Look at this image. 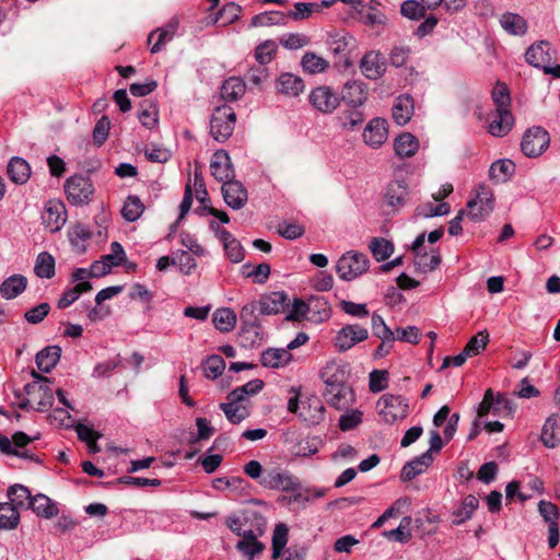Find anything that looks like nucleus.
<instances>
[{
    "mask_svg": "<svg viewBox=\"0 0 560 560\" xmlns=\"http://www.w3.org/2000/svg\"><path fill=\"white\" fill-rule=\"evenodd\" d=\"M8 175L15 184H24L31 176V167L22 158H12L8 164Z\"/></svg>",
    "mask_w": 560,
    "mask_h": 560,
    "instance_id": "30",
    "label": "nucleus"
},
{
    "mask_svg": "<svg viewBox=\"0 0 560 560\" xmlns=\"http://www.w3.org/2000/svg\"><path fill=\"white\" fill-rule=\"evenodd\" d=\"M369 247L377 261L387 259L394 252L393 244L385 238H373Z\"/></svg>",
    "mask_w": 560,
    "mask_h": 560,
    "instance_id": "51",
    "label": "nucleus"
},
{
    "mask_svg": "<svg viewBox=\"0 0 560 560\" xmlns=\"http://www.w3.org/2000/svg\"><path fill=\"white\" fill-rule=\"evenodd\" d=\"M28 509L36 513L37 516L44 518H51L58 513L57 505L44 494L33 495L28 502Z\"/></svg>",
    "mask_w": 560,
    "mask_h": 560,
    "instance_id": "29",
    "label": "nucleus"
},
{
    "mask_svg": "<svg viewBox=\"0 0 560 560\" xmlns=\"http://www.w3.org/2000/svg\"><path fill=\"white\" fill-rule=\"evenodd\" d=\"M433 457L429 452H425L421 456L407 463L401 470L402 480H411L421 472L432 463Z\"/></svg>",
    "mask_w": 560,
    "mask_h": 560,
    "instance_id": "31",
    "label": "nucleus"
},
{
    "mask_svg": "<svg viewBox=\"0 0 560 560\" xmlns=\"http://www.w3.org/2000/svg\"><path fill=\"white\" fill-rule=\"evenodd\" d=\"M318 13V7L315 2H296L294 11H290L288 16L294 21L308 19L312 14Z\"/></svg>",
    "mask_w": 560,
    "mask_h": 560,
    "instance_id": "57",
    "label": "nucleus"
},
{
    "mask_svg": "<svg viewBox=\"0 0 560 560\" xmlns=\"http://www.w3.org/2000/svg\"><path fill=\"white\" fill-rule=\"evenodd\" d=\"M413 113V100L409 95H400L393 107V119L399 126H405Z\"/></svg>",
    "mask_w": 560,
    "mask_h": 560,
    "instance_id": "25",
    "label": "nucleus"
},
{
    "mask_svg": "<svg viewBox=\"0 0 560 560\" xmlns=\"http://www.w3.org/2000/svg\"><path fill=\"white\" fill-rule=\"evenodd\" d=\"M308 101L322 114H331L340 104L339 96L327 85L313 89L308 95Z\"/></svg>",
    "mask_w": 560,
    "mask_h": 560,
    "instance_id": "10",
    "label": "nucleus"
},
{
    "mask_svg": "<svg viewBox=\"0 0 560 560\" xmlns=\"http://www.w3.org/2000/svg\"><path fill=\"white\" fill-rule=\"evenodd\" d=\"M291 354L285 349H268L261 354V364L267 368L277 369L290 361Z\"/></svg>",
    "mask_w": 560,
    "mask_h": 560,
    "instance_id": "36",
    "label": "nucleus"
},
{
    "mask_svg": "<svg viewBox=\"0 0 560 560\" xmlns=\"http://www.w3.org/2000/svg\"><path fill=\"white\" fill-rule=\"evenodd\" d=\"M354 44V38L347 33L331 35L329 48L334 55H346Z\"/></svg>",
    "mask_w": 560,
    "mask_h": 560,
    "instance_id": "49",
    "label": "nucleus"
},
{
    "mask_svg": "<svg viewBox=\"0 0 560 560\" xmlns=\"http://www.w3.org/2000/svg\"><path fill=\"white\" fill-rule=\"evenodd\" d=\"M42 220L45 228L51 233L60 231L67 221L65 205L59 200L47 201L42 214Z\"/></svg>",
    "mask_w": 560,
    "mask_h": 560,
    "instance_id": "11",
    "label": "nucleus"
},
{
    "mask_svg": "<svg viewBox=\"0 0 560 560\" xmlns=\"http://www.w3.org/2000/svg\"><path fill=\"white\" fill-rule=\"evenodd\" d=\"M555 58V51L547 40H539L530 45L526 52V61L535 68H544L549 65Z\"/></svg>",
    "mask_w": 560,
    "mask_h": 560,
    "instance_id": "14",
    "label": "nucleus"
},
{
    "mask_svg": "<svg viewBox=\"0 0 560 560\" xmlns=\"http://www.w3.org/2000/svg\"><path fill=\"white\" fill-rule=\"evenodd\" d=\"M67 199L74 206L88 205L94 194V187L89 177L74 175L65 183Z\"/></svg>",
    "mask_w": 560,
    "mask_h": 560,
    "instance_id": "6",
    "label": "nucleus"
},
{
    "mask_svg": "<svg viewBox=\"0 0 560 560\" xmlns=\"http://www.w3.org/2000/svg\"><path fill=\"white\" fill-rule=\"evenodd\" d=\"M365 84L359 81L347 82L342 90V100L352 107H359L366 101Z\"/></svg>",
    "mask_w": 560,
    "mask_h": 560,
    "instance_id": "22",
    "label": "nucleus"
},
{
    "mask_svg": "<svg viewBox=\"0 0 560 560\" xmlns=\"http://www.w3.org/2000/svg\"><path fill=\"white\" fill-rule=\"evenodd\" d=\"M304 88L303 80L293 73H282L277 79V91L290 97L299 96Z\"/></svg>",
    "mask_w": 560,
    "mask_h": 560,
    "instance_id": "21",
    "label": "nucleus"
},
{
    "mask_svg": "<svg viewBox=\"0 0 560 560\" xmlns=\"http://www.w3.org/2000/svg\"><path fill=\"white\" fill-rule=\"evenodd\" d=\"M369 269V259L366 255L349 250L345 253L337 261L336 272L346 281L354 280Z\"/></svg>",
    "mask_w": 560,
    "mask_h": 560,
    "instance_id": "3",
    "label": "nucleus"
},
{
    "mask_svg": "<svg viewBox=\"0 0 560 560\" xmlns=\"http://www.w3.org/2000/svg\"><path fill=\"white\" fill-rule=\"evenodd\" d=\"M441 264V256L436 250L419 253L415 255V265L422 272L433 271Z\"/></svg>",
    "mask_w": 560,
    "mask_h": 560,
    "instance_id": "44",
    "label": "nucleus"
},
{
    "mask_svg": "<svg viewBox=\"0 0 560 560\" xmlns=\"http://www.w3.org/2000/svg\"><path fill=\"white\" fill-rule=\"evenodd\" d=\"M550 144V136L542 127H532L523 136L521 148L528 158L541 155Z\"/></svg>",
    "mask_w": 560,
    "mask_h": 560,
    "instance_id": "8",
    "label": "nucleus"
},
{
    "mask_svg": "<svg viewBox=\"0 0 560 560\" xmlns=\"http://www.w3.org/2000/svg\"><path fill=\"white\" fill-rule=\"evenodd\" d=\"M110 254L102 256V260L109 265V268L120 266L126 259L124 247L118 242L110 244Z\"/></svg>",
    "mask_w": 560,
    "mask_h": 560,
    "instance_id": "62",
    "label": "nucleus"
},
{
    "mask_svg": "<svg viewBox=\"0 0 560 560\" xmlns=\"http://www.w3.org/2000/svg\"><path fill=\"white\" fill-rule=\"evenodd\" d=\"M361 72L370 80H377L386 71L384 56L378 50L368 51L360 61Z\"/></svg>",
    "mask_w": 560,
    "mask_h": 560,
    "instance_id": "15",
    "label": "nucleus"
},
{
    "mask_svg": "<svg viewBox=\"0 0 560 560\" xmlns=\"http://www.w3.org/2000/svg\"><path fill=\"white\" fill-rule=\"evenodd\" d=\"M220 409L224 412L226 419L233 423L238 424L249 417V407L245 404H236L228 400L220 404Z\"/></svg>",
    "mask_w": 560,
    "mask_h": 560,
    "instance_id": "32",
    "label": "nucleus"
},
{
    "mask_svg": "<svg viewBox=\"0 0 560 560\" xmlns=\"http://www.w3.org/2000/svg\"><path fill=\"white\" fill-rule=\"evenodd\" d=\"M280 44L287 49L295 50L308 45L310 38L302 33H288L280 37Z\"/></svg>",
    "mask_w": 560,
    "mask_h": 560,
    "instance_id": "58",
    "label": "nucleus"
},
{
    "mask_svg": "<svg viewBox=\"0 0 560 560\" xmlns=\"http://www.w3.org/2000/svg\"><path fill=\"white\" fill-rule=\"evenodd\" d=\"M385 197L389 206L394 208H399L404 206L407 201V186L402 182H394L388 185Z\"/></svg>",
    "mask_w": 560,
    "mask_h": 560,
    "instance_id": "38",
    "label": "nucleus"
},
{
    "mask_svg": "<svg viewBox=\"0 0 560 560\" xmlns=\"http://www.w3.org/2000/svg\"><path fill=\"white\" fill-rule=\"evenodd\" d=\"M246 86L242 79L232 77L225 80L221 86V97L225 101L233 102L242 97Z\"/></svg>",
    "mask_w": 560,
    "mask_h": 560,
    "instance_id": "33",
    "label": "nucleus"
},
{
    "mask_svg": "<svg viewBox=\"0 0 560 560\" xmlns=\"http://www.w3.org/2000/svg\"><path fill=\"white\" fill-rule=\"evenodd\" d=\"M499 22L501 27L513 36H523L528 28L526 20L522 15L513 12L503 13Z\"/></svg>",
    "mask_w": 560,
    "mask_h": 560,
    "instance_id": "23",
    "label": "nucleus"
},
{
    "mask_svg": "<svg viewBox=\"0 0 560 560\" xmlns=\"http://www.w3.org/2000/svg\"><path fill=\"white\" fill-rule=\"evenodd\" d=\"M368 337L369 331L365 327L359 324L345 325L337 331L334 346L338 351L343 352L366 340Z\"/></svg>",
    "mask_w": 560,
    "mask_h": 560,
    "instance_id": "9",
    "label": "nucleus"
},
{
    "mask_svg": "<svg viewBox=\"0 0 560 560\" xmlns=\"http://www.w3.org/2000/svg\"><path fill=\"white\" fill-rule=\"evenodd\" d=\"M515 165L511 160H499L492 163L489 170V176L497 183H504L513 174Z\"/></svg>",
    "mask_w": 560,
    "mask_h": 560,
    "instance_id": "40",
    "label": "nucleus"
},
{
    "mask_svg": "<svg viewBox=\"0 0 560 560\" xmlns=\"http://www.w3.org/2000/svg\"><path fill=\"white\" fill-rule=\"evenodd\" d=\"M289 528L285 524L279 523L276 525L272 535V558L277 559L283 552V549L288 542Z\"/></svg>",
    "mask_w": 560,
    "mask_h": 560,
    "instance_id": "47",
    "label": "nucleus"
},
{
    "mask_svg": "<svg viewBox=\"0 0 560 560\" xmlns=\"http://www.w3.org/2000/svg\"><path fill=\"white\" fill-rule=\"evenodd\" d=\"M489 342V334L487 331H479L474 336L465 346V354L469 357L479 354Z\"/></svg>",
    "mask_w": 560,
    "mask_h": 560,
    "instance_id": "60",
    "label": "nucleus"
},
{
    "mask_svg": "<svg viewBox=\"0 0 560 560\" xmlns=\"http://www.w3.org/2000/svg\"><path fill=\"white\" fill-rule=\"evenodd\" d=\"M224 369L225 361L221 355L218 354L210 355L202 362L205 376L209 380L218 378L220 375H222Z\"/></svg>",
    "mask_w": 560,
    "mask_h": 560,
    "instance_id": "46",
    "label": "nucleus"
},
{
    "mask_svg": "<svg viewBox=\"0 0 560 560\" xmlns=\"http://www.w3.org/2000/svg\"><path fill=\"white\" fill-rule=\"evenodd\" d=\"M27 285L26 277L22 275H13L7 278L0 285V294L5 300H12L20 295Z\"/></svg>",
    "mask_w": 560,
    "mask_h": 560,
    "instance_id": "27",
    "label": "nucleus"
},
{
    "mask_svg": "<svg viewBox=\"0 0 560 560\" xmlns=\"http://www.w3.org/2000/svg\"><path fill=\"white\" fill-rule=\"evenodd\" d=\"M556 425H557L556 417L550 416L546 420V422L542 427L540 439L546 447L555 448L560 443V438H558L555 433Z\"/></svg>",
    "mask_w": 560,
    "mask_h": 560,
    "instance_id": "52",
    "label": "nucleus"
},
{
    "mask_svg": "<svg viewBox=\"0 0 560 560\" xmlns=\"http://www.w3.org/2000/svg\"><path fill=\"white\" fill-rule=\"evenodd\" d=\"M61 355V348L58 346H50L44 348L36 355V365L44 372L49 373L59 362Z\"/></svg>",
    "mask_w": 560,
    "mask_h": 560,
    "instance_id": "28",
    "label": "nucleus"
},
{
    "mask_svg": "<svg viewBox=\"0 0 560 560\" xmlns=\"http://www.w3.org/2000/svg\"><path fill=\"white\" fill-rule=\"evenodd\" d=\"M289 298L284 292H271L258 301L259 313L262 315H277L289 307Z\"/></svg>",
    "mask_w": 560,
    "mask_h": 560,
    "instance_id": "20",
    "label": "nucleus"
},
{
    "mask_svg": "<svg viewBox=\"0 0 560 560\" xmlns=\"http://www.w3.org/2000/svg\"><path fill=\"white\" fill-rule=\"evenodd\" d=\"M176 30H177V22L176 21H172L171 23L167 24L166 27L158 28L154 32H152L149 35L148 40L151 42L154 38L155 35H158V39L154 43V45L152 46L151 52L155 54V52L160 51L162 46L173 38Z\"/></svg>",
    "mask_w": 560,
    "mask_h": 560,
    "instance_id": "43",
    "label": "nucleus"
},
{
    "mask_svg": "<svg viewBox=\"0 0 560 560\" xmlns=\"http://www.w3.org/2000/svg\"><path fill=\"white\" fill-rule=\"evenodd\" d=\"M285 23V15L280 11L264 12L255 15L250 21L252 27L279 25Z\"/></svg>",
    "mask_w": 560,
    "mask_h": 560,
    "instance_id": "48",
    "label": "nucleus"
},
{
    "mask_svg": "<svg viewBox=\"0 0 560 560\" xmlns=\"http://www.w3.org/2000/svg\"><path fill=\"white\" fill-rule=\"evenodd\" d=\"M410 517H404L397 528L392 530H384L382 535L389 540L408 542L411 538V533L406 530V527L410 524Z\"/></svg>",
    "mask_w": 560,
    "mask_h": 560,
    "instance_id": "56",
    "label": "nucleus"
},
{
    "mask_svg": "<svg viewBox=\"0 0 560 560\" xmlns=\"http://www.w3.org/2000/svg\"><path fill=\"white\" fill-rule=\"evenodd\" d=\"M514 126L510 109H495L488 117V131L494 137L506 136Z\"/></svg>",
    "mask_w": 560,
    "mask_h": 560,
    "instance_id": "16",
    "label": "nucleus"
},
{
    "mask_svg": "<svg viewBox=\"0 0 560 560\" xmlns=\"http://www.w3.org/2000/svg\"><path fill=\"white\" fill-rule=\"evenodd\" d=\"M34 271L37 277L50 279L55 276V258L47 252L38 254Z\"/></svg>",
    "mask_w": 560,
    "mask_h": 560,
    "instance_id": "42",
    "label": "nucleus"
},
{
    "mask_svg": "<svg viewBox=\"0 0 560 560\" xmlns=\"http://www.w3.org/2000/svg\"><path fill=\"white\" fill-rule=\"evenodd\" d=\"M394 149L399 158H411L419 150V140L413 135L404 132L395 139Z\"/></svg>",
    "mask_w": 560,
    "mask_h": 560,
    "instance_id": "26",
    "label": "nucleus"
},
{
    "mask_svg": "<svg viewBox=\"0 0 560 560\" xmlns=\"http://www.w3.org/2000/svg\"><path fill=\"white\" fill-rule=\"evenodd\" d=\"M211 175L224 184L234 179V168L229 153L224 150H218L213 153L210 161Z\"/></svg>",
    "mask_w": 560,
    "mask_h": 560,
    "instance_id": "13",
    "label": "nucleus"
},
{
    "mask_svg": "<svg viewBox=\"0 0 560 560\" xmlns=\"http://www.w3.org/2000/svg\"><path fill=\"white\" fill-rule=\"evenodd\" d=\"M212 322L217 329L229 332L236 325V314L229 307L218 308L212 315Z\"/></svg>",
    "mask_w": 560,
    "mask_h": 560,
    "instance_id": "34",
    "label": "nucleus"
},
{
    "mask_svg": "<svg viewBox=\"0 0 560 560\" xmlns=\"http://www.w3.org/2000/svg\"><path fill=\"white\" fill-rule=\"evenodd\" d=\"M372 330L381 340H396L395 332L385 324L383 317L375 313L372 315Z\"/></svg>",
    "mask_w": 560,
    "mask_h": 560,
    "instance_id": "59",
    "label": "nucleus"
},
{
    "mask_svg": "<svg viewBox=\"0 0 560 560\" xmlns=\"http://www.w3.org/2000/svg\"><path fill=\"white\" fill-rule=\"evenodd\" d=\"M320 376L326 385L324 396L331 407L345 409L354 402L353 390L343 382V372L336 363H327Z\"/></svg>",
    "mask_w": 560,
    "mask_h": 560,
    "instance_id": "1",
    "label": "nucleus"
},
{
    "mask_svg": "<svg viewBox=\"0 0 560 560\" xmlns=\"http://www.w3.org/2000/svg\"><path fill=\"white\" fill-rule=\"evenodd\" d=\"M24 392L27 397L38 398L36 406L38 411H46L54 405V394L47 384H40L39 382L27 383L24 386Z\"/></svg>",
    "mask_w": 560,
    "mask_h": 560,
    "instance_id": "19",
    "label": "nucleus"
},
{
    "mask_svg": "<svg viewBox=\"0 0 560 560\" xmlns=\"http://www.w3.org/2000/svg\"><path fill=\"white\" fill-rule=\"evenodd\" d=\"M400 13L409 20H420L425 16V8L416 0H406L400 5Z\"/></svg>",
    "mask_w": 560,
    "mask_h": 560,
    "instance_id": "55",
    "label": "nucleus"
},
{
    "mask_svg": "<svg viewBox=\"0 0 560 560\" xmlns=\"http://www.w3.org/2000/svg\"><path fill=\"white\" fill-rule=\"evenodd\" d=\"M223 199L232 209H241L247 202V190L238 180L232 179L222 184Z\"/></svg>",
    "mask_w": 560,
    "mask_h": 560,
    "instance_id": "18",
    "label": "nucleus"
},
{
    "mask_svg": "<svg viewBox=\"0 0 560 560\" xmlns=\"http://www.w3.org/2000/svg\"><path fill=\"white\" fill-rule=\"evenodd\" d=\"M9 503L12 504L18 511L22 508L28 509V502L33 495L28 488L23 485H13L8 489L7 493Z\"/></svg>",
    "mask_w": 560,
    "mask_h": 560,
    "instance_id": "35",
    "label": "nucleus"
},
{
    "mask_svg": "<svg viewBox=\"0 0 560 560\" xmlns=\"http://www.w3.org/2000/svg\"><path fill=\"white\" fill-rule=\"evenodd\" d=\"M143 211L144 205L140 198L136 195H130L124 202L121 215L126 221L135 222L142 215Z\"/></svg>",
    "mask_w": 560,
    "mask_h": 560,
    "instance_id": "39",
    "label": "nucleus"
},
{
    "mask_svg": "<svg viewBox=\"0 0 560 560\" xmlns=\"http://www.w3.org/2000/svg\"><path fill=\"white\" fill-rule=\"evenodd\" d=\"M301 65L311 74L324 72L329 66L327 60L313 52H306L302 58Z\"/></svg>",
    "mask_w": 560,
    "mask_h": 560,
    "instance_id": "50",
    "label": "nucleus"
},
{
    "mask_svg": "<svg viewBox=\"0 0 560 560\" xmlns=\"http://www.w3.org/2000/svg\"><path fill=\"white\" fill-rule=\"evenodd\" d=\"M363 119V114L354 107L349 110H342L336 116L338 125L346 130H354L362 124Z\"/></svg>",
    "mask_w": 560,
    "mask_h": 560,
    "instance_id": "45",
    "label": "nucleus"
},
{
    "mask_svg": "<svg viewBox=\"0 0 560 560\" xmlns=\"http://www.w3.org/2000/svg\"><path fill=\"white\" fill-rule=\"evenodd\" d=\"M378 415L386 423H394L407 417L409 405L407 400L399 395L385 394L376 404Z\"/></svg>",
    "mask_w": 560,
    "mask_h": 560,
    "instance_id": "4",
    "label": "nucleus"
},
{
    "mask_svg": "<svg viewBox=\"0 0 560 560\" xmlns=\"http://www.w3.org/2000/svg\"><path fill=\"white\" fill-rule=\"evenodd\" d=\"M144 154L149 161L154 163H165L171 159V152L167 149L155 144L148 145Z\"/></svg>",
    "mask_w": 560,
    "mask_h": 560,
    "instance_id": "64",
    "label": "nucleus"
},
{
    "mask_svg": "<svg viewBox=\"0 0 560 560\" xmlns=\"http://www.w3.org/2000/svg\"><path fill=\"white\" fill-rule=\"evenodd\" d=\"M0 451L7 455H13V456H18L20 458H24V459H28V460H33V462H39V458L34 453H32L28 450H24V451L16 450L15 447H13L12 441L9 438L1 435V434H0Z\"/></svg>",
    "mask_w": 560,
    "mask_h": 560,
    "instance_id": "53",
    "label": "nucleus"
},
{
    "mask_svg": "<svg viewBox=\"0 0 560 560\" xmlns=\"http://www.w3.org/2000/svg\"><path fill=\"white\" fill-rule=\"evenodd\" d=\"M68 238L73 252L83 254L88 249V241L91 238V231L85 225L78 223L69 228Z\"/></svg>",
    "mask_w": 560,
    "mask_h": 560,
    "instance_id": "24",
    "label": "nucleus"
},
{
    "mask_svg": "<svg viewBox=\"0 0 560 560\" xmlns=\"http://www.w3.org/2000/svg\"><path fill=\"white\" fill-rule=\"evenodd\" d=\"M276 50V44L271 40H267L256 48L255 58L260 65H267L273 58Z\"/></svg>",
    "mask_w": 560,
    "mask_h": 560,
    "instance_id": "63",
    "label": "nucleus"
},
{
    "mask_svg": "<svg viewBox=\"0 0 560 560\" xmlns=\"http://www.w3.org/2000/svg\"><path fill=\"white\" fill-rule=\"evenodd\" d=\"M326 409L317 397L301 401L299 418L307 425H318L325 420Z\"/></svg>",
    "mask_w": 560,
    "mask_h": 560,
    "instance_id": "17",
    "label": "nucleus"
},
{
    "mask_svg": "<svg viewBox=\"0 0 560 560\" xmlns=\"http://www.w3.org/2000/svg\"><path fill=\"white\" fill-rule=\"evenodd\" d=\"M259 485L269 490L296 491L300 488V480L290 471L280 467L265 470Z\"/></svg>",
    "mask_w": 560,
    "mask_h": 560,
    "instance_id": "5",
    "label": "nucleus"
},
{
    "mask_svg": "<svg viewBox=\"0 0 560 560\" xmlns=\"http://www.w3.org/2000/svg\"><path fill=\"white\" fill-rule=\"evenodd\" d=\"M478 505L479 501L475 495H466L462 501L460 508L453 513V524L459 525L465 521L469 520L472 516L475 510L478 508Z\"/></svg>",
    "mask_w": 560,
    "mask_h": 560,
    "instance_id": "41",
    "label": "nucleus"
},
{
    "mask_svg": "<svg viewBox=\"0 0 560 560\" xmlns=\"http://www.w3.org/2000/svg\"><path fill=\"white\" fill-rule=\"evenodd\" d=\"M20 523V512L10 503L0 502V529L11 530Z\"/></svg>",
    "mask_w": 560,
    "mask_h": 560,
    "instance_id": "37",
    "label": "nucleus"
},
{
    "mask_svg": "<svg viewBox=\"0 0 560 560\" xmlns=\"http://www.w3.org/2000/svg\"><path fill=\"white\" fill-rule=\"evenodd\" d=\"M492 100L495 104V109H510L511 98L508 86L503 83H498L493 88Z\"/></svg>",
    "mask_w": 560,
    "mask_h": 560,
    "instance_id": "61",
    "label": "nucleus"
},
{
    "mask_svg": "<svg viewBox=\"0 0 560 560\" xmlns=\"http://www.w3.org/2000/svg\"><path fill=\"white\" fill-rule=\"evenodd\" d=\"M363 141L372 149L381 148L388 138L387 121L383 118H373L365 126Z\"/></svg>",
    "mask_w": 560,
    "mask_h": 560,
    "instance_id": "12",
    "label": "nucleus"
},
{
    "mask_svg": "<svg viewBox=\"0 0 560 560\" xmlns=\"http://www.w3.org/2000/svg\"><path fill=\"white\" fill-rule=\"evenodd\" d=\"M236 115L228 105L218 106L210 119V133L218 142H224L233 133Z\"/></svg>",
    "mask_w": 560,
    "mask_h": 560,
    "instance_id": "2",
    "label": "nucleus"
},
{
    "mask_svg": "<svg viewBox=\"0 0 560 560\" xmlns=\"http://www.w3.org/2000/svg\"><path fill=\"white\" fill-rule=\"evenodd\" d=\"M493 192L485 186L479 185L475 199L467 202V215L470 220L479 222L485 220L493 210Z\"/></svg>",
    "mask_w": 560,
    "mask_h": 560,
    "instance_id": "7",
    "label": "nucleus"
},
{
    "mask_svg": "<svg viewBox=\"0 0 560 560\" xmlns=\"http://www.w3.org/2000/svg\"><path fill=\"white\" fill-rule=\"evenodd\" d=\"M141 125L148 129H153L159 122V112L154 104H147L141 107L138 114Z\"/></svg>",
    "mask_w": 560,
    "mask_h": 560,
    "instance_id": "54",
    "label": "nucleus"
}]
</instances>
